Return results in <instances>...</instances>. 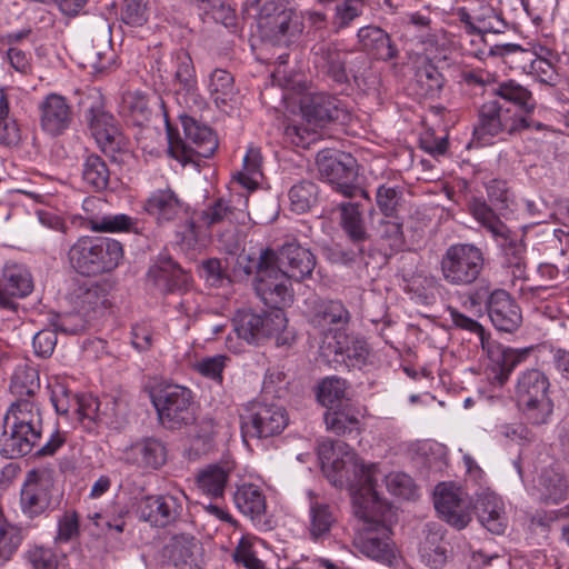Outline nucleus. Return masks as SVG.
Masks as SVG:
<instances>
[{
  "label": "nucleus",
  "instance_id": "nucleus-1",
  "mask_svg": "<svg viewBox=\"0 0 569 569\" xmlns=\"http://www.w3.org/2000/svg\"><path fill=\"white\" fill-rule=\"evenodd\" d=\"M337 447L343 453L342 458H336L328 466L323 462V472L335 487L350 490L356 517L368 523L370 530L380 527L383 532V537L368 532L359 538L358 549L368 558L390 563L395 553L387 532L395 512L376 490L378 467L376 463L365 465L346 443L338 442Z\"/></svg>",
  "mask_w": 569,
  "mask_h": 569
},
{
  "label": "nucleus",
  "instance_id": "nucleus-2",
  "mask_svg": "<svg viewBox=\"0 0 569 569\" xmlns=\"http://www.w3.org/2000/svg\"><path fill=\"white\" fill-rule=\"evenodd\" d=\"M10 389L19 399L4 415L0 436V455L8 459H17L31 453L42 437L41 410L29 399L40 389L38 370L29 366L17 368Z\"/></svg>",
  "mask_w": 569,
  "mask_h": 569
},
{
  "label": "nucleus",
  "instance_id": "nucleus-3",
  "mask_svg": "<svg viewBox=\"0 0 569 569\" xmlns=\"http://www.w3.org/2000/svg\"><path fill=\"white\" fill-rule=\"evenodd\" d=\"M181 123L183 139L167 122L169 154L183 166L187 163L199 164L200 159L212 157L219 146L212 129L188 116L181 117Z\"/></svg>",
  "mask_w": 569,
  "mask_h": 569
},
{
  "label": "nucleus",
  "instance_id": "nucleus-4",
  "mask_svg": "<svg viewBox=\"0 0 569 569\" xmlns=\"http://www.w3.org/2000/svg\"><path fill=\"white\" fill-rule=\"evenodd\" d=\"M122 257L121 243L109 238L82 237L71 246L68 252L71 267L83 276L112 271Z\"/></svg>",
  "mask_w": 569,
  "mask_h": 569
},
{
  "label": "nucleus",
  "instance_id": "nucleus-5",
  "mask_svg": "<svg viewBox=\"0 0 569 569\" xmlns=\"http://www.w3.org/2000/svg\"><path fill=\"white\" fill-rule=\"evenodd\" d=\"M84 120L103 153L114 156L128 149V139L114 117L106 111L102 94L97 90L86 93L79 101Z\"/></svg>",
  "mask_w": 569,
  "mask_h": 569
},
{
  "label": "nucleus",
  "instance_id": "nucleus-6",
  "mask_svg": "<svg viewBox=\"0 0 569 569\" xmlns=\"http://www.w3.org/2000/svg\"><path fill=\"white\" fill-rule=\"evenodd\" d=\"M291 278L276 266L272 249H264L258 258V272L252 279L256 296L271 310H282L293 301Z\"/></svg>",
  "mask_w": 569,
  "mask_h": 569
},
{
  "label": "nucleus",
  "instance_id": "nucleus-7",
  "mask_svg": "<svg viewBox=\"0 0 569 569\" xmlns=\"http://www.w3.org/2000/svg\"><path fill=\"white\" fill-rule=\"evenodd\" d=\"M483 269V252L472 243L449 246L440 260L442 279L453 287L473 284L480 278Z\"/></svg>",
  "mask_w": 569,
  "mask_h": 569
},
{
  "label": "nucleus",
  "instance_id": "nucleus-8",
  "mask_svg": "<svg viewBox=\"0 0 569 569\" xmlns=\"http://www.w3.org/2000/svg\"><path fill=\"white\" fill-rule=\"evenodd\" d=\"M160 423L170 430H179L196 420L192 391L183 386L167 385L151 392Z\"/></svg>",
  "mask_w": 569,
  "mask_h": 569
},
{
  "label": "nucleus",
  "instance_id": "nucleus-9",
  "mask_svg": "<svg viewBox=\"0 0 569 569\" xmlns=\"http://www.w3.org/2000/svg\"><path fill=\"white\" fill-rule=\"evenodd\" d=\"M549 387L548 377L539 369H528L518 377L516 398L533 425L547 423L552 415L553 403L548 396Z\"/></svg>",
  "mask_w": 569,
  "mask_h": 569
},
{
  "label": "nucleus",
  "instance_id": "nucleus-10",
  "mask_svg": "<svg viewBox=\"0 0 569 569\" xmlns=\"http://www.w3.org/2000/svg\"><path fill=\"white\" fill-rule=\"evenodd\" d=\"M530 126L529 117L505 108L498 100H490L482 103L478 110L473 136L486 142L500 133L518 134Z\"/></svg>",
  "mask_w": 569,
  "mask_h": 569
},
{
  "label": "nucleus",
  "instance_id": "nucleus-11",
  "mask_svg": "<svg viewBox=\"0 0 569 569\" xmlns=\"http://www.w3.org/2000/svg\"><path fill=\"white\" fill-rule=\"evenodd\" d=\"M247 219H249L247 212L237 209L223 198L216 199L199 214V221L206 228H226L223 232H219L217 236L222 250L230 254H234L240 249L238 226L244 223Z\"/></svg>",
  "mask_w": 569,
  "mask_h": 569
},
{
  "label": "nucleus",
  "instance_id": "nucleus-12",
  "mask_svg": "<svg viewBox=\"0 0 569 569\" xmlns=\"http://www.w3.org/2000/svg\"><path fill=\"white\" fill-rule=\"evenodd\" d=\"M289 423L287 410L276 403L256 401L240 415L243 440L263 439L280 435Z\"/></svg>",
  "mask_w": 569,
  "mask_h": 569
},
{
  "label": "nucleus",
  "instance_id": "nucleus-13",
  "mask_svg": "<svg viewBox=\"0 0 569 569\" xmlns=\"http://www.w3.org/2000/svg\"><path fill=\"white\" fill-rule=\"evenodd\" d=\"M258 27L262 39L274 46H290L303 30L301 18L292 10L273 2H264Z\"/></svg>",
  "mask_w": 569,
  "mask_h": 569
},
{
  "label": "nucleus",
  "instance_id": "nucleus-14",
  "mask_svg": "<svg viewBox=\"0 0 569 569\" xmlns=\"http://www.w3.org/2000/svg\"><path fill=\"white\" fill-rule=\"evenodd\" d=\"M232 325L239 339L250 345H260L284 329L287 318L283 310L254 312L251 309H242L236 312Z\"/></svg>",
  "mask_w": 569,
  "mask_h": 569
},
{
  "label": "nucleus",
  "instance_id": "nucleus-15",
  "mask_svg": "<svg viewBox=\"0 0 569 569\" xmlns=\"http://www.w3.org/2000/svg\"><path fill=\"white\" fill-rule=\"evenodd\" d=\"M471 301L473 305L486 302L489 318L499 331L513 332L522 322L519 306L506 290L496 289L488 293L487 288H480L471 296Z\"/></svg>",
  "mask_w": 569,
  "mask_h": 569
},
{
  "label": "nucleus",
  "instance_id": "nucleus-16",
  "mask_svg": "<svg viewBox=\"0 0 569 569\" xmlns=\"http://www.w3.org/2000/svg\"><path fill=\"white\" fill-rule=\"evenodd\" d=\"M318 171L321 178L335 186L345 197L352 198L363 190L357 186L356 159L349 153L319 154Z\"/></svg>",
  "mask_w": 569,
  "mask_h": 569
},
{
  "label": "nucleus",
  "instance_id": "nucleus-17",
  "mask_svg": "<svg viewBox=\"0 0 569 569\" xmlns=\"http://www.w3.org/2000/svg\"><path fill=\"white\" fill-rule=\"evenodd\" d=\"M110 286L98 281H73L68 293V301L73 310L84 318H93L110 306Z\"/></svg>",
  "mask_w": 569,
  "mask_h": 569
},
{
  "label": "nucleus",
  "instance_id": "nucleus-18",
  "mask_svg": "<svg viewBox=\"0 0 569 569\" xmlns=\"http://www.w3.org/2000/svg\"><path fill=\"white\" fill-rule=\"evenodd\" d=\"M312 52L315 56V64L333 82L345 84L349 82L350 77L356 81L358 80L360 69H355L351 66L347 69L348 53L339 50L336 44L326 42L317 43L312 48Z\"/></svg>",
  "mask_w": 569,
  "mask_h": 569
},
{
  "label": "nucleus",
  "instance_id": "nucleus-19",
  "mask_svg": "<svg viewBox=\"0 0 569 569\" xmlns=\"http://www.w3.org/2000/svg\"><path fill=\"white\" fill-rule=\"evenodd\" d=\"M341 212L340 224L352 243V249L341 251L343 262H353L365 253V243L369 240L360 206L353 202H342L339 204Z\"/></svg>",
  "mask_w": 569,
  "mask_h": 569
},
{
  "label": "nucleus",
  "instance_id": "nucleus-20",
  "mask_svg": "<svg viewBox=\"0 0 569 569\" xmlns=\"http://www.w3.org/2000/svg\"><path fill=\"white\" fill-rule=\"evenodd\" d=\"M302 114L309 123L325 126L329 122H346L349 112L345 103L330 94L318 92L309 96L301 106Z\"/></svg>",
  "mask_w": 569,
  "mask_h": 569
},
{
  "label": "nucleus",
  "instance_id": "nucleus-21",
  "mask_svg": "<svg viewBox=\"0 0 569 569\" xmlns=\"http://www.w3.org/2000/svg\"><path fill=\"white\" fill-rule=\"evenodd\" d=\"M273 258L276 266L296 281L310 278L316 267L315 254L296 240L283 243L278 252L273 250Z\"/></svg>",
  "mask_w": 569,
  "mask_h": 569
},
{
  "label": "nucleus",
  "instance_id": "nucleus-22",
  "mask_svg": "<svg viewBox=\"0 0 569 569\" xmlns=\"http://www.w3.org/2000/svg\"><path fill=\"white\" fill-rule=\"evenodd\" d=\"M33 290L31 273L21 264L6 263L0 277V308L16 310L14 299L29 296Z\"/></svg>",
  "mask_w": 569,
  "mask_h": 569
},
{
  "label": "nucleus",
  "instance_id": "nucleus-23",
  "mask_svg": "<svg viewBox=\"0 0 569 569\" xmlns=\"http://www.w3.org/2000/svg\"><path fill=\"white\" fill-rule=\"evenodd\" d=\"M435 508L456 529L466 528L471 520L469 502L461 497V492L447 483L436 487Z\"/></svg>",
  "mask_w": 569,
  "mask_h": 569
},
{
  "label": "nucleus",
  "instance_id": "nucleus-24",
  "mask_svg": "<svg viewBox=\"0 0 569 569\" xmlns=\"http://www.w3.org/2000/svg\"><path fill=\"white\" fill-rule=\"evenodd\" d=\"M73 120L72 108L67 99L58 93H49L39 104L41 129L53 137L69 129Z\"/></svg>",
  "mask_w": 569,
  "mask_h": 569
},
{
  "label": "nucleus",
  "instance_id": "nucleus-25",
  "mask_svg": "<svg viewBox=\"0 0 569 569\" xmlns=\"http://www.w3.org/2000/svg\"><path fill=\"white\" fill-rule=\"evenodd\" d=\"M182 510V500L171 495L146 497L139 505L140 518L156 527L172 523Z\"/></svg>",
  "mask_w": 569,
  "mask_h": 569
},
{
  "label": "nucleus",
  "instance_id": "nucleus-26",
  "mask_svg": "<svg viewBox=\"0 0 569 569\" xmlns=\"http://www.w3.org/2000/svg\"><path fill=\"white\" fill-rule=\"evenodd\" d=\"M121 461L140 469H158L167 460L163 443L154 438H146L122 450Z\"/></svg>",
  "mask_w": 569,
  "mask_h": 569
},
{
  "label": "nucleus",
  "instance_id": "nucleus-27",
  "mask_svg": "<svg viewBox=\"0 0 569 569\" xmlns=\"http://www.w3.org/2000/svg\"><path fill=\"white\" fill-rule=\"evenodd\" d=\"M46 476L44 471L36 469L27 473V478L21 490V508L30 518L42 513L49 505L46 488Z\"/></svg>",
  "mask_w": 569,
  "mask_h": 569
},
{
  "label": "nucleus",
  "instance_id": "nucleus-28",
  "mask_svg": "<svg viewBox=\"0 0 569 569\" xmlns=\"http://www.w3.org/2000/svg\"><path fill=\"white\" fill-rule=\"evenodd\" d=\"M143 209L156 219L158 224H163L180 217L183 203L172 189H158L147 198Z\"/></svg>",
  "mask_w": 569,
  "mask_h": 569
},
{
  "label": "nucleus",
  "instance_id": "nucleus-29",
  "mask_svg": "<svg viewBox=\"0 0 569 569\" xmlns=\"http://www.w3.org/2000/svg\"><path fill=\"white\" fill-rule=\"evenodd\" d=\"M358 43L366 53L382 61L398 57V50L390 36L377 26H366L357 32Z\"/></svg>",
  "mask_w": 569,
  "mask_h": 569
},
{
  "label": "nucleus",
  "instance_id": "nucleus-30",
  "mask_svg": "<svg viewBox=\"0 0 569 569\" xmlns=\"http://www.w3.org/2000/svg\"><path fill=\"white\" fill-rule=\"evenodd\" d=\"M482 350L489 360L499 368L496 379L500 386L505 385L513 369L523 362L530 352L529 349L517 350L493 340L486 341V347Z\"/></svg>",
  "mask_w": 569,
  "mask_h": 569
},
{
  "label": "nucleus",
  "instance_id": "nucleus-31",
  "mask_svg": "<svg viewBox=\"0 0 569 569\" xmlns=\"http://www.w3.org/2000/svg\"><path fill=\"white\" fill-rule=\"evenodd\" d=\"M537 489L546 503L558 505L567 499L569 485L562 469L551 465L541 471Z\"/></svg>",
  "mask_w": 569,
  "mask_h": 569
},
{
  "label": "nucleus",
  "instance_id": "nucleus-32",
  "mask_svg": "<svg viewBox=\"0 0 569 569\" xmlns=\"http://www.w3.org/2000/svg\"><path fill=\"white\" fill-rule=\"evenodd\" d=\"M350 320L351 313L340 300H319L311 316V323L321 329H345Z\"/></svg>",
  "mask_w": 569,
  "mask_h": 569
},
{
  "label": "nucleus",
  "instance_id": "nucleus-33",
  "mask_svg": "<svg viewBox=\"0 0 569 569\" xmlns=\"http://www.w3.org/2000/svg\"><path fill=\"white\" fill-rule=\"evenodd\" d=\"M174 84L179 86L178 93H183L189 100L196 102L198 82L196 70L190 54L184 50H179L172 56Z\"/></svg>",
  "mask_w": 569,
  "mask_h": 569
},
{
  "label": "nucleus",
  "instance_id": "nucleus-34",
  "mask_svg": "<svg viewBox=\"0 0 569 569\" xmlns=\"http://www.w3.org/2000/svg\"><path fill=\"white\" fill-rule=\"evenodd\" d=\"M327 429L338 436L357 437L360 433V421L357 411L347 403H339L328 408L325 413Z\"/></svg>",
  "mask_w": 569,
  "mask_h": 569
},
{
  "label": "nucleus",
  "instance_id": "nucleus-35",
  "mask_svg": "<svg viewBox=\"0 0 569 569\" xmlns=\"http://www.w3.org/2000/svg\"><path fill=\"white\" fill-rule=\"evenodd\" d=\"M337 517L330 505L311 499L309 506V535L313 541H322L329 537Z\"/></svg>",
  "mask_w": 569,
  "mask_h": 569
},
{
  "label": "nucleus",
  "instance_id": "nucleus-36",
  "mask_svg": "<svg viewBox=\"0 0 569 569\" xmlns=\"http://www.w3.org/2000/svg\"><path fill=\"white\" fill-rule=\"evenodd\" d=\"M493 94L512 103L522 112L521 114L523 116L528 117V114L533 112L536 109V100L533 99L531 91L515 80H507L498 83L497 87L493 88Z\"/></svg>",
  "mask_w": 569,
  "mask_h": 569
},
{
  "label": "nucleus",
  "instance_id": "nucleus-37",
  "mask_svg": "<svg viewBox=\"0 0 569 569\" xmlns=\"http://www.w3.org/2000/svg\"><path fill=\"white\" fill-rule=\"evenodd\" d=\"M233 501L238 510L251 520L260 519L266 510L262 491L254 485H243L237 489Z\"/></svg>",
  "mask_w": 569,
  "mask_h": 569
},
{
  "label": "nucleus",
  "instance_id": "nucleus-38",
  "mask_svg": "<svg viewBox=\"0 0 569 569\" xmlns=\"http://www.w3.org/2000/svg\"><path fill=\"white\" fill-rule=\"evenodd\" d=\"M229 468H224L220 465H209L197 475L198 488L202 493L209 497H222L229 480Z\"/></svg>",
  "mask_w": 569,
  "mask_h": 569
},
{
  "label": "nucleus",
  "instance_id": "nucleus-39",
  "mask_svg": "<svg viewBox=\"0 0 569 569\" xmlns=\"http://www.w3.org/2000/svg\"><path fill=\"white\" fill-rule=\"evenodd\" d=\"M148 276L164 292H174L188 283V276L171 262L151 268Z\"/></svg>",
  "mask_w": 569,
  "mask_h": 569
},
{
  "label": "nucleus",
  "instance_id": "nucleus-40",
  "mask_svg": "<svg viewBox=\"0 0 569 569\" xmlns=\"http://www.w3.org/2000/svg\"><path fill=\"white\" fill-rule=\"evenodd\" d=\"M447 547L440 530L429 531L419 549L422 562L435 569L442 567L447 561Z\"/></svg>",
  "mask_w": 569,
  "mask_h": 569
},
{
  "label": "nucleus",
  "instance_id": "nucleus-41",
  "mask_svg": "<svg viewBox=\"0 0 569 569\" xmlns=\"http://www.w3.org/2000/svg\"><path fill=\"white\" fill-rule=\"evenodd\" d=\"M82 179L94 191L104 190L110 180V171L104 160L98 154H88L82 164Z\"/></svg>",
  "mask_w": 569,
  "mask_h": 569
},
{
  "label": "nucleus",
  "instance_id": "nucleus-42",
  "mask_svg": "<svg viewBox=\"0 0 569 569\" xmlns=\"http://www.w3.org/2000/svg\"><path fill=\"white\" fill-rule=\"evenodd\" d=\"M209 92L217 107L227 106L236 94L232 74L223 69L212 71L209 79Z\"/></svg>",
  "mask_w": 569,
  "mask_h": 569
},
{
  "label": "nucleus",
  "instance_id": "nucleus-43",
  "mask_svg": "<svg viewBox=\"0 0 569 569\" xmlns=\"http://www.w3.org/2000/svg\"><path fill=\"white\" fill-rule=\"evenodd\" d=\"M74 405V412L80 420L88 419L92 422H107L109 418L110 403L104 405L92 395H82L72 398Z\"/></svg>",
  "mask_w": 569,
  "mask_h": 569
},
{
  "label": "nucleus",
  "instance_id": "nucleus-44",
  "mask_svg": "<svg viewBox=\"0 0 569 569\" xmlns=\"http://www.w3.org/2000/svg\"><path fill=\"white\" fill-rule=\"evenodd\" d=\"M319 199L318 186L310 180H302L289 190L290 208L297 213H305L317 204Z\"/></svg>",
  "mask_w": 569,
  "mask_h": 569
},
{
  "label": "nucleus",
  "instance_id": "nucleus-45",
  "mask_svg": "<svg viewBox=\"0 0 569 569\" xmlns=\"http://www.w3.org/2000/svg\"><path fill=\"white\" fill-rule=\"evenodd\" d=\"M121 112L137 126H142L151 114L147 97L139 91H128L122 96Z\"/></svg>",
  "mask_w": 569,
  "mask_h": 569
},
{
  "label": "nucleus",
  "instance_id": "nucleus-46",
  "mask_svg": "<svg viewBox=\"0 0 569 569\" xmlns=\"http://www.w3.org/2000/svg\"><path fill=\"white\" fill-rule=\"evenodd\" d=\"M346 393V380L338 378L336 376L322 379L317 388V399L319 400V402L322 406L331 409L332 407L339 403H343Z\"/></svg>",
  "mask_w": 569,
  "mask_h": 569
},
{
  "label": "nucleus",
  "instance_id": "nucleus-47",
  "mask_svg": "<svg viewBox=\"0 0 569 569\" xmlns=\"http://www.w3.org/2000/svg\"><path fill=\"white\" fill-rule=\"evenodd\" d=\"M471 213L495 237L507 239L509 229L499 219L495 211L482 200H475L471 203Z\"/></svg>",
  "mask_w": 569,
  "mask_h": 569
},
{
  "label": "nucleus",
  "instance_id": "nucleus-48",
  "mask_svg": "<svg viewBox=\"0 0 569 569\" xmlns=\"http://www.w3.org/2000/svg\"><path fill=\"white\" fill-rule=\"evenodd\" d=\"M261 162L260 150L250 147L243 158V169L237 174V179L242 187L248 190H254L258 187L259 178L262 177Z\"/></svg>",
  "mask_w": 569,
  "mask_h": 569
},
{
  "label": "nucleus",
  "instance_id": "nucleus-49",
  "mask_svg": "<svg viewBox=\"0 0 569 569\" xmlns=\"http://www.w3.org/2000/svg\"><path fill=\"white\" fill-rule=\"evenodd\" d=\"M417 84L420 93L426 97H436L443 86L442 74L430 63L420 67L416 72Z\"/></svg>",
  "mask_w": 569,
  "mask_h": 569
},
{
  "label": "nucleus",
  "instance_id": "nucleus-50",
  "mask_svg": "<svg viewBox=\"0 0 569 569\" xmlns=\"http://www.w3.org/2000/svg\"><path fill=\"white\" fill-rule=\"evenodd\" d=\"M368 0H343L336 6L333 26L337 31L348 28L365 10Z\"/></svg>",
  "mask_w": 569,
  "mask_h": 569
},
{
  "label": "nucleus",
  "instance_id": "nucleus-51",
  "mask_svg": "<svg viewBox=\"0 0 569 569\" xmlns=\"http://www.w3.org/2000/svg\"><path fill=\"white\" fill-rule=\"evenodd\" d=\"M134 224L136 221L124 213L108 214L89 221V227L94 232L131 231Z\"/></svg>",
  "mask_w": 569,
  "mask_h": 569
},
{
  "label": "nucleus",
  "instance_id": "nucleus-52",
  "mask_svg": "<svg viewBox=\"0 0 569 569\" xmlns=\"http://www.w3.org/2000/svg\"><path fill=\"white\" fill-rule=\"evenodd\" d=\"M403 197L402 188L381 184L376 192V202L385 217H393Z\"/></svg>",
  "mask_w": 569,
  "mask_h": 569
},
{
  "label": "nucleus",
  "instance_id": "nucleus-53",
  "mask_svg": "<svg viewBox=\"0 0 569 569\" xmlns=\"http://www.w3.org/2000/svg\"><path fill=\"white\" fill-rule=\"evenodd\" d=\"M336 353L342 357V361L348 367L361 369L367 363L369 348L365 340L353 339L345 349L342 347L337 348Z\"/></svg>",
  "mask_w": 569,
  "mask_h": 569
},
{
  "label": "nucleus",
  "instance_id": "nucleus-54",
  "mask_svg": "<svg viewBox=\"0 0 569 569\" xmlns=\"http://www.w3.org/2000/svg\"><path fill=\"white\" fill-rule=\"evenodd\" d=\"M20 140V130L9 118V102L4 94H0V143L6 146L17 144Z\"/></svg>",
  "mask_w": 569,
  "mask_h": 569
},
{
  "label": "nucleus",
  "instance_id": "nucleus-55",
  "mask_svg": "<svg viewBox=\"0 0 569 569\" xmlns=\"http://www.w3.org/2000/svg\"><path fill=\"white\" fill-rule=\"evenodd\" d=\"M377 232L380 238L388 240L389 246L393 249H399L405 243L402 222L397 216L381 219L377 227Z\"/></svg>",
  "mask_w": 569,
  "mask_h": 569
},
{
  "label": "nucleus",
  "instance_id": "nucleus-56",
  "mask_svg": "<svg viewBox=\"0 0 569 569\" xmlns=\"http://www.w3.org/2000/svg\"><path fill=\"white\" fill-rule=\"evenodd\" d=\"M216 428L211 419H204L197 426L192 448L198 455H206L214 447Z\"/></svg>",
  "mask_w": 569,
  "mask_h": 569
},
{
  "label": "nucleus",
  "instance_id": "nucleus-57",
  "mask_svg": "<svg viewBox=\"0 0 569 569\" xmlns=\"http://www.w3.org/2000/svg\"><path fill=\"white\" fill-rule=\"evenodd\" d=\"M388 491L403 499H411L416 493V486L410 476L403 472H392L386 476Z\"/></svg>",
  "mask_w": 569,
  "mask_h": 569
},
{
  "label": "nucleus",
  "instance_id": "nucleus-58",
  "mask_svg": "<svg viewBox=\"0 0 569 569\" xmlns=\"http://www.w3.org/2000/svg\"><path fill=\"white\" fill-rule=\"evenodd\" d=\"M121 19L131 27L143 26L148 21L147 2L143 0H124Z\"/></svg>",
  "mask_w": 569,
  "mask_h": 569
},
{
  "label": "nucleus",
  "instance_id": "nucleus-59",
  "mask_svg": "<svg viewBox=\"0 0 569 569\" xmlns=\"http://www.w3.org/2000/svg\"><path fill=\"white\" fill-rule=\"evenodd\" d=\"M80 533L79 517L74 511H66L58 521V532L54 537L56 543L69 542Z\"/></svg>",
  "mask_w": 569,
  "mask_h": 569
},
{
  "label": "nucleus",
  "instance_id": "nucleus-60",
  "mask_svg": "<svg viewBox=\"0 0 569 569\" xmlns=\"http://www.w3.org/2000/svg\"><path fill=\"white\" fill-rule=\"evenodd\" d=\"M26 558L33 569H58L57 555L46 547H33L27 551Z\"/></svg>",
  "mask_w": 569,
  "mask_h": 569
},
{
  "label": "nucleus",
  "instance_id": "nucleus-61",
  "mask_svg": "<svg viewBox=\"0 0 569 569\" xmlns=\"http://www.w3.org/2000/svg\"><path fill=\"white\" fill-rule=\"evenodd\" d=\"M200 272L201 277L212 287H221L224 282L230 281L218 258L204 260L201 263Z\"/></svg>",
  "mask_w": 569,
  "mask_h": 569
},
{
  "label": "nucleus",
  "instance_id": "nucleus-62",
  "mask_svg": "<svg viewBox=\"0 0 569 569\" xmlns=\"http://www.w3.org/2000/svg\"><path fill=\"white\" fill-rule=\"evenodd\" d=\"M475 510L478 517V520H489V515L495 513L498 515L499 510H503L502 501L500 498L492 492L482 493L476 505Z\"/></svg>",
  "mask_w": 569,
  "mask_h": 569
},
{
  "label": "nucleus",
  "instance_id": "nucleus-63",
  "mask_svg": "<svg viewBox=\"0 0 569 569\" xmlns=\"http://www.w3.org/2000/svg\"><path fill=\"white\" fill-rule=\"evenodd\" d=\"M233 560L247 569H263V562L254 555L251 545L242 538L233 551Z\"/></svg>",
  "mask_w": 569,
  "mask_h": 569
},
{
  "label": "nucleus",
  "instance_id": "nucleus-64",
  "mask_svg": "<svg viewBox=\"0 0 569 569\" xmlns=\"http://www.w3.org/2000/svg\"><path fill=\"white\" fill-rule=\"evenodd\" d=\"M57 345V333L51 329H44L37 332L32 340V346L37 356L48 358L52 355Z\"/></svg>",
  "mask_w": 569,
  "mask_h": 569
}]
</instances>
